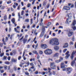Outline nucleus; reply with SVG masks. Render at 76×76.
<instances>
[{
    "label": "nucleus",
    "mask_w": 76,
    "mask_h": 76,
    "mask_svg": "<svg viewBox=\"0 0 76 76\" xmlns=\"http://www.w3.org/2000/svg\"><path fill=\"white\" fill-rule=\"evenodd\" d=\"M24 14V11L22 10L21 12V15L22 16Z\"/></svg>",
    "instance_id": "35"
},
{
    "label": "nucleus",
    "mask_w": 76,
    "mask_h": 76,
    "mask_svg": "<svg viewBox=\"0 0 76 76\" xmlns=\"http://www.w3.org/2000/svg\"><path fill=\"white\" fill-rule=\"evenodd\" d=\"M63 60V57H60V59H59V60H60L61 61H62Z\"/></svg>",
    "instance_id": "38"
},
{
    "label": "nucleus",
    "mask_w": 76,
    "mask_h": 76,
    "mask_svg": "<svg viewBox=\"0 0 76 76\" xmlns=\"http://www.w3.org/2000/svg\"><path fill=\"white\" fill-rule=\"evenodd\" d=\"M11 29H12V28H11V27H9V32H10V31H11Z\"/></svg>",
    "instance_id": "58"
},
{
    "label": "nucleus",
    "mask_w": 76,
    "mask_h": 76,
    "mask_svg": "<svg viewBox=\"0 0 76 76\" xmlns=\"http://www.w3.org/2000/svg\"><path fill=\"white\" fill-rule=\"evenodd\" d=\"M23 37H24V36H22V37L19 39V41H20L21 42V41H22V39L23 38Z\"/></svg>",
    "instance_id": "37"
},
{
    "label": "nucleus",
    "mask_w": 76,
    "mask_h": 76,
    "mask_svg": "<svg viewBox=\"0 0 76 76\" xmlns=\"http://www.w3.org/2000/svg\"><path fill=\"white\" fill-rule=\"evenodd\" d=\"M25 21L26 22H29V19H27L25 20Z\"/></svg>",
    "instance_id": "43"
},
{
    "label": "nucleus",
    "mask_w": 76,
    "mask_h": 76,
    "mask_svg": "<svg viewBox=\"0 0 76 76\" xmlns=\"http://www.w3.org/2000/svg\"><path fill=\"white\" fill-rule=\"evenodd\" d=\"M61 68H62L63 69L62 70L63 71H65V70H66V68H64V63H62L61 65Z\"/></svg>",
    "instance_id": "6"
},
{
    "label": "nucleus",
    "mask_w": 76,
    "mask_h": 76,
    "mask_svg": "<svg viewBox=\"0 0 76 76\" xmlns=\"http://www.w3.org/2000/svg\"><path fill=\"white\" fill-rule=\"evenodd\" d=\"M32 20H33V19L32 18L31 19V24H32Z\"/></svg>",
    "instance_id": "56"
},
{
    "label": "nucleus",
    "mask_w": 76,
    "mask_h": 76,
    "mask_svg": "<svg viewBox=\"0 0 76 76\" xmlns=\"http://www.w3.org/2000/svg\"><path fill=\"white\" fill-rule=\"evenodd\" d=\"M8 60H10V57L9 56L8 58Z\"/></svg>",
    "instance_id": "61"
},
{
    "label": "nucleus",
    "mask_w": 76,
    "mask_h": 76,
    "mask_svg": "<svg viewBox=\"0 0 76 76\" xmlns=\"http://www.w3.org/2000/svg\"><path fill=\"white\" fill-rule=\"evenodd\" d=\"M13 53L14 54H15L16 53V51L15 50H14L12 51Z\"/></svg>",
    "instance_id": "54"
},
{
    "label": "nucleus",
    "mask_w": 76,
    "mask_h": 76,
    "mask_svg": "<svg viewBox=\"0 0 76 76\" xmlns=\"http://www.w3.org/2000/svg\"><path fill=\"white\" fill-rule=\"evenodd\" d=\"M44 53L45 54L49 55L52 54V53H53V52L51 50L48 49L44 51Z\"/></svg>",
    "instance_id": "2"
},
{
    "label": "nucleus",
    "mask_w": 76,
    "mask_h": 76,
    "mask_svg": "<svg viewBox=\"0 0 76 76\" xmlns=\"http://www.w3.org/2000/svg\"><path fill=\"white\" fill-rule=\"evenodd\" d=\"M66 56H70V54H69V51H68L66 53Z\"/></svg>",
    "instance_id": "20"
},
{
    "label": "nucleus",
    "mask_w": 76,
    "mask_h": 76,
    "mask_svg": "<svg viewBox=\"0 0 76 76\" xmlns=\"http://www.w3.org/2000/svg\"><path fill=\"white\" fill-rule=\"evenodd\" d=\"M50 66L51 69H56V65H55V63L54 62H52L50 63Z\"/></svg>",
    "instance_id": "3"
},
{
    "label": "nucleus",
    "mask_w": 76,
    "mask_h": 76,
    "mask_svg": "<svg viewBox=\"0 0 76 76\" xmlns=\"http://www.w3.org/2000/svg\"><path fill=\"white\" fill-rule=\"evenodd\" d=\"M59 57V54L58 53H56L53 54V57L58 58Z\"/></svg>",
    "instance_id": "9"
},
{
    "label": "nucleus",
    "mask_w": 76,
    "mask_h": 76,
    "mask_svg": "<svg viewBox=\"0 0 76 76\" xmlns=\"http://www.w3.org/2000/svg\"><path fill=\"white\" fill-rule=\"evenodd\" d=\"M14 30L15 32H16V33H19L20 32L19 31H18V30H17V28H14Z\"/></svg>",
    "instance_id": "18"
},
{
    "label": "nucleus",
    "mask_w": 76,
    "mask_h": 76,
    "mask_svg": "<svg viewBox=\"0 0 76 76\" xmlns=\"http://www.w3.org/2000/svg\"><path fill=\"white\" fill-rule=\"evenodd\" d=\"M53 75H56V72L54 71H53Z\"/></svg>",
    "instance_id": "46"
},
{
    "label": "nucleus",
    "mask_w": 76,
    "mask_h": 76,
    "mask_svg": "<svg viewBox=\"0 0 76 76\" xmlns=\"http://www.w3.org/2000/svg\"><path fill=\"white\" fill-rule=\"evenodd\" d=\"M4 69L5 70H6L7 69V66L6 65H5L4 66Z\"/></svg>",
    "instance_id": "33"
},
{
    "label": "nucleus",
    "mask_w": 76,
    "mask_h": 76,
    "mask_svg": "<svg viewBox=\"0 0 76 76\" xmlns=\"http://www.w3.org/2000/svg\"><path fill=\"white\" fill-rule=\"evenodd\" d=\"M64 9L66 10H70V8L69 7L66 6L64 7Z\"/></svg>",
    "instance_id": "10"
},
{
    "label": "nucleus",
    "mask_w": 76,
    "mask_h": 76,
    "mask_svg": "<svg viewBox=\"0 0 76 76\" xmlns=\"http://www.w3.org/2000/svg\"><path fill=\"white\" fill-rule=\"evenodd\" d=\"M44 32H42L39 37V38H42V37L44 36Z\"/></svg>",
    "instance_id": "16"
},
{
    "label": "nucleus",
    "mask_w": 76,
    "mask_h": 76,
    "mask_svg": "<svg viewBox=\"0 0 76 76\" xmlns=\"http://www.w3.org/2000/svg\"><path fill=\"white\" fill-rule=\"evenodd\" d=\"M30 65H31V66H34V64H33V63H31L30 64Z\"/></svg>",
    "instance_id": "48"
},
{
    "label": "nucleus",
    "mask_w": 76,
    "mask_h": 76,
    "mask_svg": "<svg viewBox=\"0 0 76 76\" xmlns=\"http://www.w3.org/2000/svg\"><path fill=\"white\" fill-rule=\"evenodd\" d=\"M54 48L55 51H57L59 49V47L58 46H55L54 47Z\"/></svg>",
    "instance_id": "12"
},
{
    "label": "nucleus",
    "mask_w": 76,
    "mask_h": 76,
    "mask_svg": "<svg viewBox=\"0 0 76 76\" xmlns=\"http://www.w3.org/2000/svg\"><path fill=\"white\" fill-rule=\"evenodd\" d=\"M68 18H70V19H71V18H72V14H68Z\"/></svg>",
    "instance_id": "19"
},
{
    "label": "nucleus",
    "mask_w": 76,
    "mask_h": 76,
    "mask_svg": "<svg viewBox=\"0 0 76 76\" xmlns=\"http://www.w3.org/2000/svg\"><path fill=\"white\" fill-rule=\"evenodd\" d=\"M60 60H57L55 61V62H56V63H59V62H60Z\"/></svg>",
    "instance_id": "34"
},
{
    "label": "nucleus",
    "mask_w": 76,
    "mask_h": 76,
    "mask_svg": "<svg viewBox=\"0 0 76 76\" xmlns=\"http://www.w3.org/2000/svg\"><path fill=\"white\" fill-rule=\"evenodd\" d=\"M67 49H65L63 51V52L66 53V52L67 51Z\"/></svg>",
    "instance_id": "45"
},
{
    "label": "nucleus",
    "mask_w": 76,
    "mask_h": 76,
    "mask_svg": "<svg viewBox=\"0 0 76 76\" xmlns=\"http://www.w3.org/2000/svg\"><path fill=\"white\" fill-rule=\"evenodd\" d=\"M25 50H24L23 52V57L25 55Z\"/></svg>",
    "instance_id": "51"
},
{
    "label": "nucleus",
    "mask_w": 76,
    "mask_h": 76,
    "mask_svg": "<svg viewBox=\"0 0 76 76\" xmlns=\"http://www.w3.org/2000/svg\"><path fill=\"white\" fill-rule=\"evenodd\" d=\"M11 16H12V15H9V19H10V18H11Z\"/></svg>",
    "instance_id": "63"
},
{
    "label": "nucleus",
    "mask_w": 76,
    "mask_h": 76,
    "mask_svg": "<svg viewBox=\"0 0 76 76\" xmlns=\"http://www.w3.org/2000/svg\"><path fill=\"white\" fill-rule=\"evenodd\" d=\"M39 53L40 54H42V53H43V52H42V51L41 50H39Z\"/></svg>",
    "instance_id": "30"
},
{
    "label": "nucleus",
    "mask_w": 76,
    "mask_h": 76,
    "mask_svg": "<svg viewBox=\"0 0 76 76\" xmlns=\"http://www.w3.org/2000/svg\"><path fill=\"white\" fill-rule=\"evenodd\" d=\"M69 47V44L67 43H66L64 44V45L63 46L64 48H66Z\"/></svg>",
    "instance_id": "13"
},
{
    "label": "nucleus",
    "mask_w": 76,
    "mask_h": 76,
    "mask_svg": "<svg viewBox=\"0 0 76 76\" xmlns=\"http://www.w3.org/2000/svg\"><path fill=\"white\" fill-rule=\"evenodd\" d=\"M18 16L19 17V18H22V17H20V13H18Z\"/></svg>",
    "instance_id": "25"
},
{
    "label": "nucleus",
    "mask_w": 76,
    "mask_h": 76,
    "mask_svg": "<svg viewBox=\"0 0 76 76\" xmlns=\"http://www.w3.org/2000/svg\"><path fill=\"white\" fill-rule=\"evenodd\" d=\"M36 0H34L32 2V4H34V3H35V1Z\"/></svg>",
    "instance_id": "59"
},
{
    "label": "nucleus",
    "mask_w": 76,
    "mask_h": 76,
    "mask_svg": "<svg viewBox=\"0 0 76 76\" xmlns=\"http://www.w3.org/2000/svg\"><path fill=\"white\" fill-rule=\"evenodd\" d=\"M70 45H73V42H70Z\"/></svg>",
    "instance_id": "47"
},
{
    "label": "nucleus",
    "mask_w": 76,
    "mask_h": 76,
    "mask_svg": "<svg viewBox=\"0 0 76 76\" xmlns=\"http://www.w3.org/2000/svg\"><path fill=\"white\" fill-rule=\"evenodd\" d=\"M30 6H31V4H28L27 5V7H30Z\"/></svg>",
    "instance_id": "49"
},
{
    "label": "nucleus",
    "mask_w": 76,
    "mask_h": 76,
    "mask_svg": "<svg viewBox=\"0 0 76 76\" xmlns=\"http://www.w3.org/2000/svg\"><path fill=\"white\" fill-rule=\"evenodd\" d=\"M72 28V29H73V30H76V26H71Z\"/></svg>",
    "instance_id": "28"
},
{
    "label": "nucleus",
    "mask_w": 76,
    "mask_h": 76,
    "mask_svg": "<svg viewBox=\"0 0 76 76\" xmlns=\"http://www.w3.org/2000/svg\"><path fill=\"white\" fill-rule=\"evenodd\" d=\"M47 45L46 44H42L41 45V47L43 49H45V48H47Z\"/></svg>",
    "instance_id": "5"
},
{
    "label": "nucleus",
    "mask_w": 76,
    "mask_h": 76,
    "mask_svg": "<svg viewBox=\"0 0 76 76\" xmlns=\"http://www.w3.org/2000/svg\"><path fill=\"white\" fill-rule=\"evenodd\" d=\"M28 39H24L23 40V44H25L27 42Z\"/></svg>",
    "instance_id": "15"
},
{
    "label": "nucleus",
    "mask_w": 76,
    "mask_h": 76,
    "mask_svg": "<svg viewBox=\"0 0 76 76\" xmlns=\"http://www.w3.org/2000/svg\"><path fill=\"white\" fill-rule=\"evenodd\" d=\"M7 4H10V3H11V1H9L7 2Z\"/></svg>",
    "instance_id": "60"
},
{
    "label": "nucleus",
    "mask_w": 76,
    "mask_h": 76,
    "mask_svg": "<svg viewBox=\"0 0 76 76\" xmlns=\"http://www.w3.org/2000/svg\"><path fill=\"white\" fill-rule=\"evenodd\" d=\"M11 61L12 62H14V63H16L17 61V59H15L13 58L11 59Z\"/></svg>",
    "instance_id": "17"
},
{
    "label": "nucleus",
    "mask_w": 76,
    "mask_h": 76,
    "mask_svg": "<svg viewBox=\"0 0 76 76\" xmlns=\"http://www.w3.org/2000/svg\"><path fill=\"white\" fill-rule=\"evenodd\" d=\"M49 44L51 45H59V42H58V39L57 38L52 39H51L49 41Z\"/></svg>",
    "instance_id": "1"
},
{
    "label": "nucleus",
    "mask_w": 76,
    "mask_h": 76,
    "mask_svg": "<svg viewBox=\"0 0 76 76\" xmlns=\"http://www.w3.org/2000/svg\"><path fill=\"white\" fill-rule=\"evenodd\" d=\"M51 22H49L48 23V24L47 25V26H48L50 25H51Z\"/></svg>",
    "instance_id": "55"
},
{
    "label": "nucleus",
    "mask_w": 76,
    "mask_h": 76,
    "mask_svg": "<svg viewBox=\"0 0 76 76\" xmlns=\"http://www.w3.org/2000/svg\"><path fill=\"white\" fill-rule=\"evenodd\" d=\"M69 57H70V56H69L67 55H66V56L65 57V58L66 59H67V58H69Z\"/></svg>",
    "instance_id": "50"
},
{
    "label": "nucleus",
    "mask_w": 76,
    "mask_h": 76,
    "mask_svg": "<svg viewBox=\"0 0 76 76\" xmlns=\"http://www.w3.org/2000/svg\"><path fill=\"white\" fill-rule=\"evenodd\" d=\"M75 61H72L71 63V66H73L74 64H75Z\"/></svg>",
    "instance_id": "22"
},
{
    "label": "nucleus",
    "mask_w": 76,
    "mask_h": 76,
    "mask_svg": "<svg viewBox=\"0 0 76 76\" xmlns=\"http://www.w3.org/2000/svg\"><path fill=\"white\" fill-rule=\"evenodd\" d=\"M3 56H4V53H1L0 54V56L1 57H3Z\"/></svg>",
    "instance_id": "32"
},
{
    "label": "nucleus",
    "mask_w": 76,
    "mask_h": 76,
    "mask_svg": "<svg viewBox=\"0 0 76 76\" xmlns=\"http://www.w3.org/2000/svg\"><path fill=\"white\" fill-rule=\"evenodd\" d=\"M75 24H76V20L75 21V20H74L73 22L71 25L72 26H73L75 25Z\"/></svg>",
    "instance_id": "14"
},
{
    "label": "nucleus",
    "mask_w": 76,
    "mask_h": 76,
    "mask_svg": "<svg viewBox=\"0 0 76 76\" xmlns=\"http://www.w3.org/2000/svg\"><path fill=\"white\" fill-rule=\"evenodd\" d=\"M33 53H34V54H37V55H38V53L37 52V51L36 50H34L33 52Z\"/></svg>",
    "instance_id": "21"
},
{
    "label": "nucleus",
    "mask_w": 76,
    "mask_h": 76,
    "mask_svg": "<svg viewBox=\"0 0 76 76\" xmlns=\"http://www.w3.org/2000/svg\"><path fill=\"white\" fill-rule=\"evenodd\" d=\"M6 58H7V57L6 56H4V57H3V60H6Z\"/></svg>",
    "instance_id": "36"
},
{
    "label": "nucleus",
    "mask_w": 76,
    "mask_h": 76,
    "mask_svg": "<svg viewBox=\"0 0 76 76\" xmlns=\"http://www.w3.org/2000/svg\"><path fill=\"white\" fill-rule=\"evenodd\" d=\"M14 70H15V71H16V70H17V68L16 67H14Z\"/></svg>",
    "instance_id": "39"
},
{
    "label": "nucleus",
    "mask_w": 76,
    "mask_h": 76,
    "mask_svg": "<svg viewBox=\"0 0 76 76\" xmlns=\"http://www.w3.org/2000/svg\"><path fill=\"white\" fill-rule=\"evenodd\" d=\"M38 62L40 63V64L41 65V66H42V64H41V61H40L39 59L38 60Z\"/></svg>",
    "instance_id": "52"
},
{
    "label": "nucleus",
    "mask_w": 76,
    "mask_h": 76,
    "mask_svg": "<svg viewBox=\"0 0 76 76\" xmlns=\"http://www.w3.org/2000/svg\"><path fill=\"white\" fill-rule=\"evenodd\" d=\"M25 73L26 75H29V73L28 72H25Z\"/></svg>",
    "instance_id": "44"
},
{
    "label": "nucleus",
    "mask_w": 76,
    "mask_h": 76,
    "mask_svg": "<svg viewBox=\"0 0 76 76\" xmlns=\"http://www.w3.org/2000/svg\"><path fill=\"white\" fill-rule=\"evenodd\" d=\"M12 7H13V8H14L15 9H16V6L15 5H13V6H12Z\"/></svg>",
    "instance_id": "57"
},
{
    "label": "nucleus",
    "mask_w": 76,
    "mask_h": 76,
    "mask_svg": "<svg viewBox=\"0 0 76 76\" xmlns=\"http://www.w3.org/2000/svg\"><path fill=\"white\" fill-rule=\"evenodd\" d=\"M14 5H15V6H18V4L17 3H14Z\"/></svg>",
    "instance_id": "41"
},
{
    "label": "nucleus",
    "mask_w": 76,
    "mask_h": 76,
    "mask_svg": "<svg viewBox=\"0 0 76 76\" xmlns=\"http://www.w3.org/2000/svg\"><path fill=\"white\" fill-rule=\"evenodd\" d=\"M73 32L69 31V32L68 33V36L69 37H71V36L73 35Z\"/></svg>",
    "instance_id": "7"
},
{
    "label": "nucleus",
    "mask_w": 76,
    "mask_h": 76,
    "mask_svg": "<svg viewBox=\"0 0 76 76\" xmlns=\"http://www.w3.org/2000/svg\"><path fill=\"white\" fill-rule=\"evenodd\" d=\"M40 26H41L42 25V22H41L40 23Z\"/></svg>",
    "instance_id": "64"
},
{
    "label": "nucleus",
    "mask_w": 76,
    "mask_h": 76,
    "mask_svg": "<svg viewBox=\"0 0 76 76\" xmlns=\"http://www.w3.org/2000/svg\"><path fill=\"white\" fill-rule=\"evenodd\" d=\"M38 44H37L35 46V50H36V49L37 48V47H38Z\"/></svg>",
    "instance_id": "40"
},
{
    "label": "nucleus",
    "mask_w": 76,
    "mask_h": 76,
    "mask_svg": "<svg viewBox=\"0 0 76 76\" xmlns=\"http://www.w3.org/2000/svg\"><path fill=\"white\" fill-rule=\"evenodd\" d=\"M20 58H21V56H19V57H18V60H20Z\"/></svg>",
    "instance_id": "53"
},
{
    "label": "nucleus",
    "mask_w": 76,
    "mask_h": 76,
    "mask_svg": "<svg viewBox=\"0 0 76 76\" xmlns=\"http://www.w3.org/2000/svg\"><path fill=\"white\" fill-rule=\"evenodd\" d=\"M75 54V51H73L71 56V58L72 60L73 59V55H74Z\"/></svg>",
    "instance_id": "11"
},
{
    "label": "nucleus",
    "mask_w": 76,
    "mask_h": 76,
    "mask_svg": "<svg viewBox=\"0 0 76 76\" xmlns=\"http://www.w3.org/2000/svg\"><path fill=\"white\" fill-rule=\"evenodd\" d=\"M5 8H6V7H5V6H3L1 7V9L2 10H4Z\"/></svg>",
    "instance_id": "29"
},
{
    "label": "nucleus",
    "mask_w": 76,
    "mask_h": 76,
    "mask_svg": "<svg viewBox=\"0 0 76 76\" xmlns=\"http://www.w3.org/2000/svg\"><path fill=\"white\" fill-rule=\"evenodd\" d=\"M48 73H49V76H51L52 75V73L50 71H49Z\"/></svg>",
    "instance_id": "27"
},
{
    "label": "nucleus",
    "mask_w": 76,
    "mask_h": 76,
    "mask_svg": "<svg viewBox=\"0 0 76 76\" xmlns=\"http://www.w3.org/2000/svg\"><path fill=\"white\" fill-rule=\"evenodd\" d=\"M72 70V68L70 67H68L67 68V72L68 74H69L71 73Z\"/></svg>",
    "instance_id": "4"
},
{
    "label": "nucleus",
    "mask_w": 76,
    "mask_h": 76,
    "mask_svg": "<svg viewBox=\"0 0 76 76\" xmlns=\"http://www.w3.org/2000/svg\"><path fill=\"white\" fill-rule=\"evenodd\" d=\"M41 74H43L42 75H45V72H41Z\"/></svg>",
    "instance_id": "42"
},
{
    "label": "nucleus",
    "mask_w": 76,
    "mask_h": 76,
    "mask_svg": "<svg viewBox=\"0 0 76 76\" xmlns=\"http://www.w3.org/2000/svg\"><path fill=\"white\" fill-rule=\"evenodd\" d=\"M59 28H61V29H63V27L62 26H60L59 27Z\"/></svg>",
    "instance_id": "62"
},
{
    "label": "nucleus",
    "mask_w": 76,
    "mask_h": 76,
    "mask_svg": "<svg viewBox=\"0 0 76 76\" xmlns=\"http://www.w3.org/2000/svg\"><path fill=\"white\" fill-rule=\"evenodd\" d=\"M71 19L70 18H68L66 20V23L67 24H69L71 22Z\"/></svg>",
    "instance_id": "8"
},
{
    "label": "nucleus",
    "mask_w": 76,
    "mask_h": 76,
    "mask_svg": "<svg viewBox=\"0 0 76 76\" xmlns=\"http://www.w3.org/2000/svg\"><path fill=\"white\" fill-rule=\"evenodd\" d=\"M23 64H24V63H22V62H21L20 64V67H22V65H23Z\"/></svg>",
    "instance_id": "24"
},
{
    "label": "nucleus",
    "mask_w": 76,
    "mask_h": 76,
    "mask_svg": "<svg viewBox=\"0 0 76 76\" xmlns=\"http://www.w3.org/2000/svg\"><path fill=\"white\" fill-rule=\"evenodd\" d=\"M5 64H10V62L9 61H6L5 62Z\"/></svg>",
    "instance_id": "26"
},
{
    "label": "nucleus",
    "mask_w": 76,
    "mask_h": 76,
    "mask_svg": "<svg viewBox=\"0 0 76 76\" xmlns=\"http://www.w3.org/2000/svg\"><path fill=\"white\" fill-rule=\"evenodd\" d=\"M11 21H12V22L13 24L15 23V19L14 18H12L11 20Z\"/></svg>",
    "instance_id": "23"
},
{
    "label": "nucleus",
    "mask_w": 76,
    "mask_h": 76,
    "mask_svg": "<svg viewBox=\"0 0 76 76\" xmlns=\"http://www.w3.org/2000/svg\"><path fill=\"white\" fill-rule=\"evenodd\" d=\"M7 15H5L4 16V20H6L7 19Z\"/></svg>",
    "instance_id": "31"
}]
</instances>
